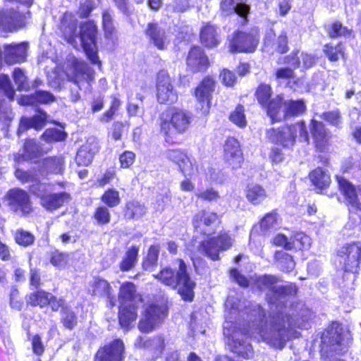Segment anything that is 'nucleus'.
Returning a JSON list of instances; mask_svg holds the SVG:
<instances>
[{
	"mask_svg": "<svg viewBox=\"0 0 361 361\" xmlns=\"http://www.w3.org/2000/svg\"><path fill=\"white\" fill-rule=\"evenodd\" d=\"M226 309L229 311L226 316V322L224 324V334L228 337L229 345L232 350L243 357L248 359L252 356V348L250 343L241 341L239 336L248 335L251 337L261 339L267 344L282 349L287 341L292 336L293 323L289 315L283 312L266 316L264 310L260 306L252 310V316L255 318L249 324L248 328L237 329L232 319L237 315L242 305L240 301L233 297L228 296L225 302Z\"/></svg>",
	"mask_w": 361,
	"mask_h": 361,
	"instance_id": "1",
	"label": "nucleus"
},
{
	"mask_svg": "<svg viewBox=\"0 0 361 361\" xmlns=\"http://www.w3.org/2000/svg\"><path fill=\"white\" fill-rule=\"evenodd\" d=\"M178 269L175 272L171 268H164L158 274H153L164 284L177 288L179 294L185 300L191 301L193 298L195 283L190 279L187 272V266L183 259L177 260Z\"/></svg>",
	"mask_w": 361,
	"mask_h": 361,
	"instance_id": "2",
	"label": "nucleus"
},
{
	"mask_svg": "<svg viewBox=\"0 0 361 361\" xmlns=\"http://www.w3.org/2000/svg\"><path fill=\"white\" fill-rule=\"evenodd\" d=\"M192 114L180 109L169 108L162 115L161 131L165 134L168 142L178 134L185 133L192 122Z\"/></svg>",
	"mask_w": 361,
	"mask_h": 361,
	"instance_id": "3",
	"label": "nucleus"
},
{
	"mask_svg": "<svg viewBox=\"0 0 361 361\" xmlns=\"http://www.w3.org/2000/svg\"><path fill=\"white\" fill-rule=\"evenodd\" d=\"M267 135L270 142L284 147H292L297 136L301 141L308 142L309 135L305 123L301 121L292 126H286L277 129H269Z\"/></svg>",
	"mask_w": 361,
	"mask_h": 361,
	"instance_id": "4",
	"label": "nucleus"
},
{
	"mask_svg": "<svg viewBox=\"0 0 361 361\" xmlns=\"http://www.w3.org/2000/svg\"><path fill=\"white\" fill-rule=\"evenodd\" d=\"M305 105L302 100L283 101L278 95L271 100L267 107V114L273 121H280L290 116H298L304 113Z\"/></svg>",
	"mask_w": 361,
	"mask_h": 361,
	"instance_id": "5",
	"label": "nucleus"
},
{
	"mask_svg": "<svg viewBox=\"0 0 361 361\" xmlns=\"http://www.w3.org/2000/svg\"><path fill=\"white\" fill-rule=\"evenodd\" d=\"M68 81L73 82L80 90H88L94 80V71L87 63L74 59L66 70Z\"/></svg>",
	"mask_w": 361,
	"mask_h": 361,
	"instance_id": "6",
	"label": "nucleus"
},
{
	"mask_svg": "<svg viewBox=\"0 0 361 361\" xmlns=\"http://www.w3.org/2000/svg\"><path fill=\"white\" fill-rule=\"evenodd\" d=\"M97 27L92 21H87L80 25L79 37L82 47L90 61L101 67L96 47Z\"/></svg>",
	"mask_w": 361,
	"mask_h": 361,
	"instance_id": "7",
	"label": "nucleus"
},
{
	"mask_svg": "<svg viewBox=\"0 0 361 361\" xmlns=\"http://www.w3.org/2000/svg\"><path fill=\"white\" fill-rule=\"evenodd\" d=\"M340 262L345 271L357 274L361 267V244H347L338 251Z\"/></svg>",
	"mask_w": 361,
	"mask_h": 361,
	"instance_id": "8",
	"label": "nucleus"
},
{
	"mask_svg": "<svg viewBox=\"0 0 361 361\" xmlns=\"http://www.w3.org/2000/svg\"><path fill=\"white\" fill-rule=\"evenodd\" d=\"M6 198L11 209L22 216H26L34 211L29 194L22 189H11Z\"/></svg>",
	"mask_w": 361,
	"mask_h": 361,
	"instance_id": "9",
	"label": "nucleus"
},
{
	"mask_svg": "<svg viewBox=\"0 0 361 361\" xmlns=\"http://www.w3.org/2000/svg\"><path fill=\"white\" fill-rule=\"evenodd\" d=\"M167 310L164 305H151L145 308L138 328L143 333L154 330L166 317Z\"/></svg>",
	"mask_w": 361,
	"mask_h": 361,
	"instance_id": "10",
	"label": "nucleus"
},
{
	"mask_svg": "<svg viewBox=\"0 0 361 361\" xmlns=\"http://www.w3.org/2000/svg\"><path fill=\"white\" fill-rule=\"evenodd\" d=\"M31 18L29 9L19 11L18 8L7 9L0 13V26L7 31H15L23 28Z\"/></svg>",
	"mask_w": 361,
	"mask_h": 361,
	"instance_id": "11",
	"label": "nucleus"
},
{
	"mask_svg": "<svg viewBox=\"0 0 361 361\" xmlns=\"http://www.w3.org/2000/svg\"><path fill=\"white\" fill-rule=\"evenodd\" d=\"M232 243V239L227 233H221L216 238H212L202 241L198 246V250L215 261L219 259V252L229 249Z\"/></svg>",
	"mask_w": 361,
	"mask_h": 361,
	"instance_id": "12",
	"label": "nucleus"
},
{
	"mask_svg": "<svg viewBox=\"0 0 361 361\" xmlns=\"http://www.w3.org/2000/svg\"><path fill=\"white\" fill-rule=\"evenodd\" d=\"M330 345L329 349L324 346L322 348V355L325 361H344L343 360H337L333 358V354L340 355L344 353L348 345V341L345 340L343 335L342 329L337 324L335 330L329 331Z\"/></svg>",
	"mask_w": 361,
	"mask_h": 361,
	"instance_id": "13",
	"label": "nucleus"
},
{
	"mask_svg": "<svg viewBox=\"0 0 361 361\" xmlns=\"http://www.w3.org/2000/svg\"><path fill=\"white\" fill-rule=\"evenodd\" d=\"M157 97L161 104H173L178 100V94L174 89L169 73L161 70L157 78Z\"/></svg>",
	"mask_w": 361,
	"mask_h": 361,
	"instance_id": "14",
	"label": "nucleus"
},
{
	"mask_svg": "<svg viewBox=\"0 0 361 361\" xmlns=\"http://www.w3.org/2000/svg\"><path fill=\"white\" fill-rule=\"evenodd\" d=\"M257 287L261 290H269L276 296V301L283 295L295 294L296 287L293 285L283 286L278 284V279L274 276L264 275L259 276L256 281Z\"/></svg>",
	"mask_w": 361,
	"mask_h": 361,
	"instance_id": "15",
	"label": "nucleus"
},
{
	"mask_svg": "<svg viewBox=\"0 0 361 361\" xmlns=\"http://www.w3.org/2000/svg\"><path fill=\"white\" fill-rule=\"evenodd\" d=\"M258 42L259 38L257 32H237L230 42L229 51L232 53L253 52L258 44Z\"/></svg>",
	"mask_w": 361,
	"mask_h": 361,
	"instance_id": "16",
	"label": "nucleus"
},
{
	"mask_svg": "<svg viewBox=\"0 0 361 361\" xmlns=\"http://www.w3.org/2000/svg\"><path fill=\"white\" fill-rule=\"evenodd\" d=\"M144 32L149 42L159 50H165L170 44L169 36L157 22L148 23Z\"/></svg>",
	"mask_w": 361,
	"mask_h": 361,
	"instance_id": "17",
	"label": "nucleus"
},
{
	"mask_svg": "<svg viewBox=\"0 0 361 361\" xmlns=\"http://www.w3.org/2000/svg\"><path fill=\"white\" fill-rule=\"evenodd\" d=\"M336 178L349 209L354 212L361 211V188H355L343 177L337 176Z\"/></svg>",
	"mask_w": 361,
	"mask_h": 361,
	"instance_id": "18",
	"label": "nucleus"
},
{
	"mask_svg": "<svg viewBox=\"0 0 361 361\" xmlns=\"http://www.w3.org/2000/svg\"><path fill=\"white\" fill-rule=\"evenodd\" d=\"M124 344L120 339H116L110 344L98 350L94 361H122Z\"/></svg>",
	"mask_w": 361,
	"mask_h": 361,
	"instance_id": "19",
	"label": "nucleus"
},
{
	"mask_svg": "<svg viewBox=\"0 0 361 361\" xmlns=\"http://www.w3.org/2000/svg\"><path fill=\"white\" fill-rule=\"evenodd\" d=\"M217 220L216 213L201 210L194 216L192 224L197 232L210 235L214 233V226Z\"/></svg>",
	"mask_w": 361,
	"mask_h": 361,
	"instance_id": "20",
	"label": "nucleus"
},
{
	"mask_svg": "<svg viewBox=\"0 0 361 361\" xmlns=\"http://www.w3.org/2000/svg\"><path fill=\"white\" fill-rule=\"evenodd\" d=\"M224 159L233 169L240 167L243 157L238 141L234 137H228L224 145Z\"/></svg>",
	"mask_w": 361,
	"mask_h": 361,
	"instance_id": "21",
	"label": "nucleus"
},
{
	"mask_svg": "<svg viewBox=\"0 0 361 361\" xmlns=\"http://www.w3.org/2000/svg\"><path fill=\"white\" fill-rule=\"evenodd\" d=\"M214 90V81L210 78H204L195 89V95L200 105L197 108L204 114L209 112L210 97Z\"/></svg>",
	"mask_w": 361,
	"mask_h": 361,
	"instance_id": "22",
	"label": "nucleus"
},
{
	"mask_svg": "<svg viewBox=\"0 0 361 361\" xmlns=\"http://www.w3.org/2000/svg\"><path fill=\"white\" fill-rule=\"evenodd\" d=\"M27 45L25 43L11 44L4 46V59L8 65L25 61Z\"/></svg>",
	"mask_w": 361,
	"mask_h": 361,
	"instance_id": "23",
	"label": "nucleus"
},
{
	"mask_svg": "<svg viewBox=\"0 0 361 361\" xmlns=\"http://www.w3.org/2000/svg\"><path fill=\"white\" fill-rule=\"evenodd\" d=\"M208 64V59L201 48L195 47L190 49L187 59V66L192 72L204 71L207 69Z\"/></svg>",
	"mask_w": 361,
	"mask_h": 361,
	"instance_id": "24",
	"label": "nucleus"
},
{
	"mask_svg": "<svg viewBox=\"0 0 361 361\" xmlns=\"http://www.w3.org/2000/svg\"><path fill=\"white\" fill-rule=\"evenodd\" d=\"M71 195L66 192L48 193L39 201L41 206L47 211H54L69 202Z\"/></svg>",
	"mask_w": 361,
	"mask_h": 361,
	"instance_id": "25",
	"label": "nucleus"
},
{
	"mask_svg": "<svg viewBox=\"0 0 361 361\" xmlns=\"http://www.w3.org/2000/svg\"><path fill=\"white\" fill-rule=\"evenodd\" d=\"M310 131L318 149L322 150L328 145L331 135L322 122L312 120Z\"/></svg>",
	"mask_w": 361,
	"mask_h": 361,
	"instance_id": "26",
	"label": "nucleus"
},
{
	"mask_svg": "<svg viewBox=\"0 0 361 361\" xmlns=\"http://www.w3.org/2000/svg\"><path fill=\"white\" fill-rule=\"evenodd\" d=\"M220 7L225 15L236 13L243 18L247 16L250 10L245 0H221Z\"/></svg>",
	"mask_w": 361,
	"mask_h": 361,
	"instance_id": "27",
	"label": "nucleus"
},
{
	"mask_svg": "<svg viewBox=\"0 0 361 361\" xmlns=\"http://www.w3.org/2000/svg\"><path fill=\"white\" fill-rule=\"evenodd\" d=\"M300 59H302V68H310L313 66L316 62L314 56L300 51H294L286 58L287 63L290 65L293 69L300 67Z\"/></svg>",
	"mask_w": 361,
	"mask_h": 361,
	"instance_id": "28",
	"label": "nucleus"
},
{
	"mask_svg": "<svg viewBox=\"0 0 361 361\" xmlns=\"http://www.w3.org/2000/svg\"><path fill=\"white\" fill-rule=\"evenodd\" d=\"M77 20L71 13H66L61 22V30L66 41L72 44L78 36Z\"/></svg>",
	"mask_w": 361,
	"mask_h": 361,
	"instance_id": "29",
	"label": "nucleus"
},
{
	"mask_svg": "<svg viewBox=\"0 0 361 361\" xmlns=\"http://www.w3.org/2000/svg\"><path fill=\"white\" fill-rule=\"evenodd\" d=\"M118 300L120 305H134L141 300L140 297L136 293L135 285L130 282H126L121 285L119 291Z\"/></svg>",
	"mask_w": 361,
	"mask_h": 361,
	"instance_id": "30",
	"label": "nucleus"
},
{
	"mask_svg": "<svg viewBox=\"0 0 361 361\" xmlns=\"http://www.w3.org/2000/svg\"><path fill=\"white\" fill-rule=\"evenodd\" d=\"M47 119V114L42 111H39L37 114L31 118L22 117L18 132L20 133L30 128L40 130L45 126Z\"/></svg>",
	"mask_w": 361,
	"mask_h": 361,
	"instance_id": "31",
	"label": "nucleus"
},
{
	"mask_svg": "<svg viewBox=\"0 0 361 361\" xmlns=\"http://www.w3.org/2000/svg\"><path fill=\"white\" fill-rule=\"evenodd\" d=\"M200 40L207 47L216 46L219 42V35L216 28L210 24L204 25L200 31Z\"/></svg>",
	"mask_w": 361,
	"mask_h": 361,
	"instance_id": "32",
	"label": "nucleus"
},
{
	"mask_svg": "<svg viewBox=\"0 0 361 361\" xmlns=\"http://www.w3.org/2000/svg\"><path fill=\"white\" fill-rule=\"evenodd\" d=\"M137 314L134 305H120L118 314L119 324L123 328L128 329L135 321Z\"/></svg>",
	"mask_w": 361,
	"mask_h": 361,
	"instance_id": "33",
	"label": "nucleus"
},
{
	"mask_svg": "<svg viewBox=\"0 0 361 361\" xmlns=\"http://www.w3.org/2000/svg\"><path fill=\"white\" fill-rule=\"evenodd\" d=\"M310 178L317 189H324L330 185L331 177L328 171L318 167L310 173Z\"/></svg>",
	"mask_w": 361,
	"mask_h": 361,
	"instance_id": "34",
	"label": "nucleus"
},
{
	"mask_svg": "<svg viewBox=\"0 0 361 361\" xmlns=\"http://www.w3.org/2000/svg\"><path fill=\"white\" fill-rule=\"evenodd\" d=\"M247 200L253 204H259L267 197L266 190L259 185H248L245 190Z\"/></svg>",
	"mask_w": 361,
	"mask_h": 361,
	"instance_id": "35",
	"label": "nucleus"
},
{
	"mask_svg": "<svg viewBox=\"0 0 361 361\" xmlns=\"http://www.w3.org/2000/svg\"><path fill=\"white\" fill-rule=\"evenodd\" d=\"M63 169V161L60 157H49L42 162V175L48 173H61Z\"/></svg>",
	"mask_w": 361,
	"mask_h": 361,
	"instance_id": "36",
	"label": "nucleus"
},
{
	"mask_svg": "<svg viewBox=\"0 0 361 361\" xmlns=\"http://www.w3.org/2000/svg\"><path fill=\"white\" fill-rule=\"evenodd\" d=\"M277 267L283 271L289 272L295 268V262L292 256L283 251L275 253Z\"/></svg>",
	"mask_w": 361,
	"mask_h": 361,
	"instance_id": "37",
	"label": "nucleus"
},
{
	"mask_svg": "<svg viewBox=\"0 0 361 361\" xmlns=\"http://www.w3.org/2000/svg\"><path fill=\"white\" fill-rule=\"evenodd\" d=\"M279 226L277 214L275 212L267 214L260 221V231L263 235L269 234Z\"/></svg>",
	"mask_w": 361,
	"mask_h": 361,
	"instance_id": "38",
	"label": "nucleus"
},
{
	"mask_svg": "<svg viewBox=\"0 0 361 361\" xmlns=\"http://www.w3.org/2000/svg\"><path fill=\"white\" fill-rule=\"evenodd\" d=\"M93 294L100 296H106L110 300L112 306L114 305L113 298L111 297V286L104 279H96L93 283Z\"/></svg>",
	"mask_w": 361,
	"mask_h": 361,
	"instance_id": "39",
	"label": "nucleus"
},
{
	"mask_svg": "<svg viewBox=\"0 0 361 361\" xmlns=\"http://www.w3.org/2000/svg\"><path fill=\"white\" fill-rule=\"evenodd\" d=\"M159 254V245L150 246L147 257L145 258L142 262V267L145 270L148 271H152L154 270V268L157 264Z\"/></svg>",
	"mask_w": 361,
	"mask_h": 361,
	"instance_id": "40",
	"label": "nucleus"
},
{
	"mask_svg": "<svg viewBox=\"0 0 361 361\" xmlns=\"http://www.w3.org/2000/svg\"><path fill=\"white\" fill-rule=\"evenodd\" d=\"M25 154L23 157L25 159H32L37 156H40L47 152L37 142L34 140H27L24 144Z\"/></svg>",
	"mask_w": 361,
	"mask_h": 361,
	"instance_id": "41",
	"label": "nucleus"
},
{
	"mask_svg": "<svg viewBox=\"0 0 361 361\" xmlns=\"http://www.w3.org/2000/svg\"><path fill=\"white\" fill-rule=\"evenodd\" d=\"M138 252L139 249L136 246H132L128 249L126 257L120 264V268L122 271H128L135 266L137 259Z\"/></svg>",
	"mask_w": 361,
	"mask_h": 361,
	"instance_id": "42",
	"label": "nucleus"
},
{
	"mask_svg": "<svg viewBox=\"0 0 361 361\" xmlns=\"http://www.w3.org/2000/svg\"><path fill=\"white\" fill-rule=\"evenodd\" d=\"M49 295V293L44 290H38L29 295L27 302L32 306L43 307L48 305Z\"/></svg>",
	"mask_w": 361,
	"mask_h": 361,
	"instance_id": "43",
	"label": "nucleus"
},
{
	"mask_svg": "<svg viewBox=\"0 0 361 361\" xmlns=\"http://www.w3.org/2000/svg\"><path fill=\"white\" fill-rule=\"evenodd\" d=\"M101 200L108 207H115L120 204L121 199L118 190L114 188H110L102 195Z\"/></svg>",
	"mask_w": 361,
	"mask_h": 361,
	"instance_id": "44",
	"label": "nucleus"
},
{
	"mask_svg": "<svg viewBox=\"0 0 361 361\" xmlns=\"http://www.w3.org/2000/svg\"><path fill=\"white\" fill-rule=\"evenodd\" d=\"M145 213V207L137 201H130L126 204V215L129 218H140Z\"/></svg>",
	"mask_w": 361,
	"mask_h": 361,
	"instance_id": "45",
	"label": "nucleus"
},
{
	"mask_svg": "<svg viewBox=\"0 0 361 361\" xmlns=\"http://www.w3.org/2000/svg\"><path fill=\"white\" fill-rule=\"evenodd\" d=\"M13 78L19 91H28L30 85L25 72L20 68H15L13 71Z\"/></svg>",
	"mask_w": 361,
	"mask_h": 361,
	"instance_id": "46",
	"label": "nucleus"
},
{
	"mask_svg": "<svg viewBox=\"0 0 361 361\" xmlns=\"http://www.w3.org/2000/svg\"><path fill=\"white\" fill-rule=\"evenodd\" d=\"M14 239L17 244L27 247L34 243L35 236L30 232L20 228L16 231Z\"/></svg>",
	"mask_w": 361,
	"mask_h": 361,
	"instance_id": "47",
	"label": "nucleus"
},
{
	"mask_svg": "<svg viewBox=\"0 0 361 361\" xmlns=\"http://www.w3.org/2000/svg\"><path fill=\"white\" fill-rule=\"evenodd\" d=\"M291 244L295 249L306 250L310 247L311 238L303 233H297L291 238Z\"/></svg>",
	"mask_w": 361,
	"mask_h": 361,
	"instance_id": "48",
	"label": "nucleus"
},
{
	"mask_svg": "<svg viewBox=\"0 0 361 361\" xmlns=\"http://www.w3.org/2000/svg\"><path fill=\"white\" fill-rule=\"evenodd\" d=\"M271 95V88L268 85H260L256 92V96L258 102L264 106L268 107L269 103V99Z\"/></svg>",
	"mask_w": 361,
	"mask_h": 361,
	"instance_id": "49",
	"label": "nucleus"
},
{
	"mask_svg": "<svg viewBox=\"0 0 361 361\" xmlns=\"http://www.w3.org/2000/svg\"><path fill=\"white\" fill-rule=\"evenodd\" d=\"M0 92H3L9 99H13L16 92L9 77L6 75H0Z\"/></svg>",
	"mask_w": 361,
	"mask_h": 361,
	"instance_id": "50",
	"label": "nucleus"
},
{
	"mask_svg": "<svg viewBox=\"0 0 361 361\" xmlns=\"http://www.w3.org/2000/svg\"><path fill=\"white\" fill-rule=\"evenodd\" d=\"M65 137V133L56 128L47 129L41 136L42 140L47 142L61 141Z\"/></svg>",
	"mask_w": 361,
	"mask_h": 361,
	"instance_id": "51",
	"label": "nucleus"
},
{
	"mask_svg": "<svg viewBox=\"0 0 361 361\" xmlns=\"http://www.w3.org/2000/svg\"><path fill=\"white\" fill-rule=\"evenodd\" d=\"M321 118L333 126L341 128L342 118L338 109L324 112L321 115Z\"/></svg>",
	"mask_w": 361,
	"mask_h": 361,
	"instance_id": "52",
	"label": "nucleus"
},
{
	"mask_svg": "<svg viewBox=\"0 0 361 361\" xmlns=\"http://www.w3.org/2000/svg\"><path fill=\"white\" fill-rule=\"evenodd\" d=\"M343 48L341 43L338 44L335 47H333L329 44H326L324 46V51L329 61H336L338 60L340 55L343 56Z\"/></svg>",
	"mask_w": 361,
	"mask_h": 361,
	"instance_id": "53",
	"label": "nucleus"
},
{
	"mask_svg": "<svg viewBox=\"0 0 361 361\" xmlns=\"http://www.w3.org/2000/svg\"><path fill=\"white\" fill-rule=\"evenodd\" d=\"M93 216L99 225L107 224L110 222L111 219L109 210L104 206L98 207Z\"/></svg>",
	"mask_w": 361,
	"mask_h": 361,
	"instance_id": "54",
	"label": "nucleus"
},
{
	"mask_svg": "<svg viewBox=\"0 0 361 361\" xmlns=\"http://www.w3.org/2000/svg\"><path fill=\"white\" fill-rule=\"evenodd\" d=\"M230 120L240 128L245 127L247 122L244 114V107L241 105H238L231 114Z\"/></svg>",
	"mask_w": 361,
	"mask_h": 361,
	"instance_id": "55",
	"label": "nucleus"
},
{
	"mask_svg": "<svg viewBox=\"0 0 361 361\" xmlns=\"http://www.w3.org/2000/svg\"><path fill=\"white\" fill-rule=\"evenodd\" d=\"M15 176L17 179L23 183H32V181H37V176H38L36 171H23L17 169L15 171Z\"/></svg>",
	"mask_w": 361,
	"mask_h": 361,
	"instance_id": "56",
	"label": "nucleus"
},
{
	"mask_svg": "<svg viewBox=\"0 0 361 361\" xmlns=\"http://www.w3.org/2000/svg\"><path fill=\"white\" fill-rule=\"evenodd\" d=\"M29 190L32 194L39 197L40 201L42 197L48 194L47 185L39 181L38 176H37V181H32Z\"/></svg>",
	"mask_w": 361,
	"mask_h": 361,
	"instance_id": "57",
	"label": "nucleus"
},
{
	"mask_svg": "<svg viewBox=\"0 0 361 361\" xmlns=\"http://www.w3.org/2000/svg\"><path fill=\"white\" fill-rule=\"evenodd\" d=\"M61 319L63 325L69 329H72L77 323L76 316L73 311L69 310L68 307L61 310Z\"/></svg>",
	"mask_w": 361,
	"mask_h": 361,
	"instance_id": "58",
	"label": "nucleus"
},
{
	"mask_svg": "<svg viewBox=\"0 0 361 361\" xmlns=\"http://www.w3.org/2000/svg\"><path fill=\"white\" fill-rule=\"evenodd\" d=\"M189 8L188 0H174L166 6L169 12L183 13Z\"/></svg>",
	"mask_w": 361,
	"mask_h": 361,
	"instance_id": "59",
	"label": "nucleus"
},
{
	"mask_svg": "<svg viewBox=\"0 0 361 361\" xmlns=\"http://www.w3.org/2000/svg\"><path fill=\"white\" fill-rule=\"evenodd\" d=\"M178 167L185 176H192L195 171V164L188 155L185 156V159H183Z\"/></svg>",
	"mask_w": 361,
	"mask_h": 361,
	"instance_id": "60",
	"label": "nucleus"
},
{
	"mask_svg": "<svg viewBox=\"0 0 361 361\" xmlns=\"http://www.w3.org/2000/svg\"><path fill=\"white\" fill-rule=\"evenodd\" d=\"M350 32L351 30L343 27L340 22H336L331 25L329 34L331 37H337L350 35Z\"/></svg>",
	"mask_w": 361,
	"mask_h": 361,
	"instance_id": "61",
	"label": "nucleus"
},
{
	"mask_svg": "<svg viewBox=\"0 0 361 361\" xmlns=\"http://www.w3.org/2000/svg\"><path fill=\"white\" fill-rule=\"evenodd\" d=\"M196 196L203 200L212 202L217 200L220 196L219 192L213 188H207L196 193Z\"/></svg>",
	"mask_w": 361,
	"mask_h": 361,
	"instance_id": "62",
	"label": "nucleus"
},
{
	"mask_svg": "<svg viewBox=\"0 0 361 361\" xmlns=\"http://www.w3.org/2000/svg\"><path fill=\"white\" fill-rule=\"evenodd\" d=\"M92 155L85 149L81 148L78 151L75 161L78 165L87 166L92 162Z\"/></svg>",
	"mask_w": 361,
	"mask_h": 361,
	"instance_id": "63",
	"label": "nucleus"
},
{
	"mask_svg": "<svg viewBox=\"0 0 361 361\" xmlns=\"http://www.w3.org/2000/svg\"><path fill=\"white\" fill-rule=\"evenodd\" d=\"M187 154L179 149H169L166 152V158L174 162L176 165H179L183 159H185Z\"/></svg>",
	"mask_w": 361,
	"mask_h": 361,
	"instance_id": "64",
	"label": "nucleus"
}]
</instances>
